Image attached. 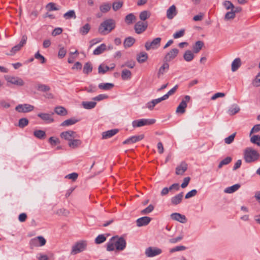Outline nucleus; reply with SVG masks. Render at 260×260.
Here are the masks:
<instances>
[{
	"label": "nucleus",
	"instance_id": "5fc2aeb1",
	"mask_svg": "<svg viewBox=\"0 0 260 260\" xmlns=\"http://www.w3.org/2000/svg\"><path fill=\"white\" fill-rule=\"evenodd\" d=\"M106 240V237L104 235H99L95 239V243L97 244H101Z\"/></svg>",
	"mask_w": 260,
	"mask_h": 260
},
{
	"label": "nucleus",
	"instance_id": "f03ea898",
	"mask_svg": "<svg viewBox=\"0 0 260 260\" xmlns=\"http://www.w3.org/2000/svg\"><path fill=\"white\" fill-rule=\"evenodd\" d=\"M115 27V22L112 19H108L101 23L98 31L102 35H106L110 32Z\"/></svg>",
	"mask_w": 260,
	"mask_h": 260
},
{
	"label": "nucleus",
	"instance_id": "c85d7f7f",
	"mask_svg": "<svg viewBox=\"0 0 260 260\" xmlns=\"http://www.w3.org/2000/svg\"><path fill=\"white\" fill-rule=\"evenodd\" d=\"M91 29V26L89 23H86L80 28L79 32L82 36L87 35Z\"/></svg>",
	"mask_w": 260,
	"mask_h": 260
},
{
	"label": "nucleus",
	"instance_id": "f3484780",
	"mask_svg": "<svg viewBox=\"0 0 260 260\" xmlns=\"http://www.w3.org/2000/svg\"><path fill=\"white\" fill-rule=\"evenodd\" d=\"M171 217L173 220L179 221L181 223H185L187 221L185 215L178 213H174L171 214Z\"/></svg>",
	"mask_w": 260,
	"mask_h": 260
},
{
	"label": "nucleus",
	"instance_id": "dca6fc26",
	"mask_svg": "<svg viewBox=\"0 0 260 260\" xmlns=\"http://www.w3.org/2000/svg\"><path fill=\"white\" fill-rule=\"evenodd\" d=\"M169 69V64L164 61V63L161 65V66L159 68L157 77L158 78H160L162 76L164 75V74L167 72Z\"/></svg>",
	"mask_w": 260,
	"mask_h": 260
},
{
	"label": "nucleus",
	"instance_id": "6ab92c4d",
	"mask_svg": "<svg viewBox=\"0 0 260 260\" xmlns=\"http://www.w3.org/2000/svg\"><path fill=\"white\" fill-rule=\"evenodd\" d=\"M177 14L176 8L175 5L169 7L167 11V17L169 19H172Z\"/></svg>",
	"mask_w": 260,
	"mask_h": 260
},
{
	"label": "nucleus",
	"instance_id": "ea45409f",
	"mask_svg": "<svg viewBox=\"0 0 260 260\" xmlns=\"http://www.w3.org/2000/svg\"><path fill=\"white\" fill-rule=\"evenodd\" d=\"M132 76L131 72L125 69L121 72V78L123 80H126L131 78Z\"/></svg>",
	"mask_w": 260,
	"mask_h": 260
},
{
	"label": "nucleus",
	"instance_id": "13d9d810",
	"mask_svg": "<svg viewBox=\"0 0 260 260\" xmlns=\"http://www.w3.org/2000/svg\"><path fill=\"white\" fill-rule=\"evenodd\" d=\"M185 34V29H181L178 31L176 32L173 34V38L174 39H178L183 37Z\"/></svg>",
	"mask_w": 260,
	"mask_h": 260
},
{
	"label": "nucleus",
	"instance_id": "e2e57ef3",
	"mask_svg": "<svg viewBox=\"0 0 260 260\" xmlns=\"http://www.w3.org/2000/svg\"><path fill=\"white\" fill-rule=\"evenodd\" d=\"M236 134V133H235L232 134L231 135L229 136L228 137L224 139L225 143L228 144H230L232 143L234 140Z\"/></svg>",
	"mask_w": 260,
	"mask_h": 260
},
{
	"label": "nucleus",
	"instance_id": "393cba45",
	"mask_svg": "<svg viewBox=\"0 0 260 260\" xmlns=\"http://www.w3.org/2000/svg\"><path fill=\"white\" fill-rule=\"evenodd\" d=\"M136 40L132 37L126 38L123 42L124 47L126 48L131 47L135 43Z\"/></svg>",
	"mask_w": 260,
	"mask_h": 260
},
{
	"label": "nucleus",
	"instance_id": "de8ad7c7",
	"mask_svg": "<svg viewBox=\"0 0 260 260\" xmlns=\"http://www.w3.org/2000/svg\"><path fill=\"white\" fill-rule=\"evenodd\" d=\"M56 214L59 216H68L70 214V212L66 209L61 208L56 211Z\"/></svg>",
	"mask_w": 260,
	"mask_h": 260
},
{
	"label": "nucleus",
	"instance_id": "f704fd0d",
	"mask_svg": "<svg viewBox=\"0 0 260 260\" xmlns=\"http://www.w3.org/2000/svg\"><path fill=\"white\" fill-rule=\"evenodd\" d=\"M96 105V103L93 101L90 102H83L82 105L83 108L86 109H91L94 108Z\"/></svg>",
	"mask_w": 260,
	"mask_h": 260
},
{
	"label": "nucleus",
	"instance_id": "37998d69",
	"mask_svg": "<svg viewBox=\"0 0 260 260\" xmlns=\"http://www.w3.org/2000/svg\"><path fill=\"white\" fill-rule=\"evenodd\" d=\"M240 108L237 105H233L231 108L229 109L228 113L230 115H233L239 112Z\"/></svg>",
	"mask_w": 260,
	"mask_h": 260
},
{
	"label": "nucleus",
	"instance_id": "f8f14e48",
	"mask_svg": "<svg viewBox=\"0 0 260 260\" xmlns=\"http://www.w3.org/2000/svg\"><path fill=\"white\" fill-rule=\"evenodd\" d=\"M34 109V107L32 105L27 104H20L15 108V110L21 113L29 112L32 111Z\"/></svg>",
	"mask_w": 260,
	"mask_h": 260
},
{
	"label": "nucleus",
	"instance_id": "c03bdc74",
	"mask_svg": "<svg viewBox=\"0 0 260 260\" xmlns=\"http://www.w3.org/2000/svg\"><path fill=\"white\" fill-rule=\"evenodd\" d=\"M154 209V206L152 204H150L147 208L141 211V214L143 215L148 214L152 212Z\"/></svg>",
	"mask_w": 260,
	"mask_h": 260
},
{
	"label": "nucleus",
	"instance_id": "a19ab883",
	"mask_svg": "<svg viewBox=\"0 0 260 260\" xmlns=\"http://www.w3.org/2000/svg\"><path fill=\"white\" fill-rule=\"evenodd\" d=\"M150 16V13L148 11H143L139 15V18L143 22H145Z\"/></svg>",
	"mask_w": 260,
	"mask_h": 260
},
{
	"label": "nucleus",
	"instance_id": "bf43d9fd",
	"mask_svg": "<svg viewBox=\"0 0 260 260\" xmlns=\"http://www.w3.org/2000/svg\"><path fill=\"white\" fill-rule=\"evenodd\" d=\"M35 57L36 59L40 60L41 63H44L46 62L45 58L40 53L39 51L35 53Z\"/></svg>",
	"mask_w": 260,
	"mask_h": 260
},
{
	"label": "nucleus",
	"instance_id": "39448f33",
	"mask_svg": "<svg viewBox=\"0 0 260 260\" xmlns=\"http://www.w3.org/2000/svg\"><path fill=\"white\" fill-rule=\"evenodd\" d=\"M161 39L159 37L156 38L151 42L147 41L145 44V47L147 51L151 49H156L160 46Z\"/></svg>",
	"mask_w": 260,
	"mask_h": 260
},
{
	"label": "nucleus",
	"instance_id": "6e6552de",
	"mask_svg": "<svg viewBox=\"0 0 260 260\" xmlns=\"http://www.w3.org/2000/svg\"><path fill=\"white\" fill-rule=\"evenodd\" d=\"M60 137L61 138L68 141L69 142L71 140L78 138L79 136L76 132L69 130L61 133L60 134Z\"/></svg>",
	"mask_w": 260,
	"mask_h": 260
},
{
	"label": "nucleus",
	"instance_id": "680f3d73",
	"mask_svg": "<svg viewBox=\"0 0 260 260\" xmlns=\"http://www.w3.org/2000/svg\"><path fill=\"white\" fill-rule=\"evenodd\" d=\"M178 85H175L173 88H172L171 90H170L168 93L166 94H165V98H166L167 99H168L169 97V96L173 94L177 90V88H178Z\"/></svg>",
	"mask_w": 260,
	"mask_h": 260
},
{
	"label": "nucleus",
	"instance_id": "412c9836",
	"mask_svg": "<svg viewBox=\"0 0 260 260\" xmlns=\"http://www.w3.org/2000/svg\"><path fill=\"white\" fill-rule=\"evenodd\" d=\"M118 132L117 129H112L106 132H103L102 134L103 139H107L111 138Z\"/></svg>",
	"mask_w": 260,
	"mask_h": 260
},
{
	"label": "nucleus",
	"instance_id": "69168bd1",
	"mask_svg": "<svg viewBox=\"0 0 260 260\" xmlns=\"http://www.w3.org/2000/svg\"><path fill=\"white\" fill-rule=\"evenodd\" d=\"M235 14L234 12H233V10L231 11L227 12L225 15V19L226 20H230L233 19L235 17Z\"/></svg>",
	"mask_w": 260,
	"mask_h": 260
},
{
	"label": "nucleus",
	"instance_id": "a878e982",
	"mask_svg": "<svg viewBox=\"0 0 260 260\" xmlns=\"http://www.w3.org/2000/svg\"><path fill=\"white\" fill-rule=\"evenodd\" d=\"M204 44L202 41H198L196 42L195 44L192 46L193 51L195 53H197L202 49Z\"/></svg>",
	"mask_w": 260,
	"mask_h": 260
},
{
	"label": "nucleus",
	"instance_id": "aec40b11",
	"mask_svg": "<svg viewBox=\"0 0 260 260\" xmlns=\"http://www.w3.org/2000/svg\"><path fill=\"white\" fill-rule=\"evenodd\" d=\"M183 197V192H181L179 194L173 197L171 199V202L173 205H177L181 203Z\"/></svg>",
	"mask_w": 260,
	"mask_h": 260
},
{
	"label": "nucleus",
	"instance_id": "0e129e2a",
	"mask_svg": "<svg viewBox=\"0 0 260 260\" xmlns=\"http://www.w3.org/2000/svg\"><path fill=\"white\" fill-rule=\"evenodd\" d=\"M46 9L49 11L58 10V9L56 7L55 4L53 3H49L46 6Z\"/></svg>",
	"mask_w": 260,
	"mask_h": 260
},
{
	"label": "nucleus",
	"instance_id": "2f4dec72",
	"mask_svg": "<svg viewBox=\"0 0 260 260\" xmlns=\"http://www.w3.org/2000/svg\"><path fill=\"white\" fill-rule=\"evenodd\" d=\"M194 56L193 53L190 50H188L184 52L183 58L185 61L189 62L193 59Z\"/></svg>",
	"mask_w": 260,
	"mask_h": 260
},
{
	"label": "nucleus",
	"instance_id": "79ce46f5",
	"mask_svg": "<svg viewBox=\"0 0 260 260\" xmlns=\"http://www.w3.org/2000/svg\"><path fill=\"white\" fill-rule=\"evenodd\" d=\"M111 6L110 4L105 3L100 7V11L104 13L108 12L111 9Z\"/></svg>",
	"mask_w": 260,
	"mask_h": 260
},
{
	"label": "nucleus",
	"instance_id": "cd10ccee",
	"mask_svg": "<svg viewBox=\"0 0 260 260\" xmlns=\"http://www.w3.org/2000/svg\"><path fill=\"white\" fill-rule=\"evenodd\" d=\"M114 86V84L110 83H102L99 84V88L100 89L104 90H109L112 89Z\"/></svg>",
	"mask_w": 260,
	"mask_h": 260
},
{
	"label": "nucleus",
	"instance_id": "0eeeda50",
	"mask_svg": "<svg viewBox=\"0 0 260 260\" xmlns=\"http://www.w3.org/2000/svg\"><path fill=\"white\" fill-rule=\"evenodd\" d=\"M115 237H117L114 240L115 249L118 251L123 250L126 247V245L125 240L122 237H119L118 236H115Z\"/></svg>",
	"mask_w": 260,
	"mask_h": 260
},
{
	"label": "nucleus",
	"instance_id": "864d4df0",
	"mask_svg": "<svg viewBox=\"0 0 260 260\" xmlns=\"http://www.w3.org/2000/svg\"><path fill=\"white\" fill-rule=\"evenodd\" d=\"M22 47L19 46V44H17L12 48L11 50L10 51V53H7V54L8 55H14L17 52L19 51Z\"/></svg>",
	"mask_w": 260,
	"mask_h": 260
},
{
	"label": "nucleus",
	"instance_id": "c756f323",
	"mask_svg": "<svg viewBox=\"0 0 260 260\" xmlns=\"http://www.w3.org/2000/svg\"><path fill=\"white\" fill-rule=\"evenodd\" d=\"M241 62L239 58L235 59L232 63V71L233 72L236 71L241 66Z\"/></svg>",
	"mask_w": 260,
	"mask_h": 260
},
{
	"label": "nucleus",
	"instance_id": "4be33fe9",
	"mask_svg": "<svg viewBox=\"0 0 260 260\" xmlns=\"http://www.w3.org/2000/svg\"><path fill=\"white\" fill-rule=\"evenodd\" d=\"M148 58V54L145 52H141L137 55V60L139 63L145 62Z\"/></svg>",
	"mask_w": 260,
	"mask_h": 260
},
{
	"label": "nucleus",
	"instance_id": "1a4fd4ad",
	"mask_svg": "<svg viewBox=\"0 0 260 260\" xmlns=\"http://www.w3.org/2000/svg\"><path fill=\"white\" fill-rule=\"evenodd\" d=\"M5 79L8 82L18 86H22L24 85L23 80L18 77L8 75L5 76Z\"/></svg>",
	"mask_w": 260,
	"mask_h": 260
},
{
	"label": "nucleus",
	"instance_id": "b1692460",
	"mask_svg": "<svg viewBox=\"0 0 260 260\" xmlns=\"http://www.w3.org/2000/svg\"><path fill=\"white\" fill-rule=\"evenodd\" d=\"M81 144L82 141L80 140L75 138L68 143V145L71 148L75 149L80 146Z\"/></svg>",
	"mask_w": 260,
	"mask_h": 260
},
{
	"label": "nucleus",
	"instance_id": "052dcab7",
	"mask_svg": "<svg viewBox=\"0 0 260 260\" xmlns=\"http://www.w3.org/2000/svg\"><path fill=\"white\" fill-rule=\"evenodd\" d=\"M50 144L52 146H55L56 144H60V141L58 138H55L53 137H50L48 140Z\"/></svg>",
	"mask_w": 260,
	"mask_h": 260
},
{
	"label": "nucleus",
	"instance_id": "423d86ee",
	"mask_svg": "<svg viewBox=\"0 0 260 260\" xmlns=\"http://www.w3.org/2000/svg\"><path fill=\"white\" fill-rule=\"evenodd\" d=\"M46 243V240L43 236H38L31 239L29 241V245L31 248L34 247L43 246Z\"/></svg>",
	"mask_w": 260,
	"mask_h": 260
},
{
	"label": "nucleus",
	"instance_id": "c9c22d12",
	"mask_svg": "<svg viewBox=\"0 0 260 260\" xmlns=\"http://www.w3.org/2000/svg\"><path fill=\"white\" fill-rule=\"evenodd\" d=\"M136 20V17L133 13L127 15L125 17V22L128 25L132 24Z\"/></svg>",
	"mask_w": 260,
	"mask_h": 260
},
{
	"label": "nucleus",
	"instance_id": "4468645a",
	"mask_svg": "<svg viewBox=\"0 0 260 260\" xmlns=\"http://www.w3.org/2000/svg\"><path fill=\"white\" fill-rule=\"evenodd\" d=\"M188 165L184 162L182 161L180 164L176 168V174L178 175H182L187 170Z\"/></svg>",
	"mask_w": 260,
	"mask_h": 260
},
{
	"label": "nucleus",
	"instance_id": "e433bc0d",
	"mask_svg": "<svg viewBox=\"0 0 260 260\" xmlns=\"http://www.w3.org/2000/svg\"><path fill=\"white\" fill-rule=\"evenodd\" d=\"M106 49V45L105 44H102L98 46L94 51V55H99L102 53Z\"/></svg>",
	"mask_w": 260,
	"mask_h": 260
},
{
	"label": "nucleus",
	"instance_id": "9b49d317",
	"mask_svg": "<svg viewBox=\"0 0 260 260\" xmlns=\"http://www.w3.org/2000/svg\"><path fill=\"white\" fill-rule=\"evenodd\" d=\"M162 250L157 247H149L146 249L145 253L147 257H152L161 254Z\"/></svg>",
	"mask_w": 260,
	"mask_h": 260
},
{
	"label": "nucleus",
	"instance_id": "f257e3e1",
	"mask_svg": "<svg viewBox=\"0 0 260 260\" xmlns=\"http://www.w3.org/2000/svg\"><path fill=\"white\" fill-rule=\"evenodd\" d=\"M260 157L259 153L252 147H247L243 152V158L247 163H251L257 161Z\"/></svg>",
	"mask_w": 260,
	"mask_h": 260
},
{
	"label": "nucleus",
	"instance_id": "5701e85b",
	"mask_svg": "<svg viewBox=\"0 0 260 260\" xmlns=\"http://www.w3.org/2000/svg\"><path fill=\"white\" fill-rule=\"evenodd\" d=\"M187 107V103H186V101L182 100L180 104L177 107L176 112L177 113L183 114L185 112V109Z\"/></svg>",
	"mask_w": 260,
	"mask_h": 260
},
{
	"label": "nucleus",
	"instance_id": "473e14b6",
	"mask_svg": "<svg viewBox=\"0 0 260 260\" xmlns=\"http://www.w3.org/2000/svg\"><path fill=\"white\" fill-rule=\"evenodd\" d=\"M240 187V184H236L232 186L226 188L224 192L226 193H232L237 190Z\"/></svg>",
	"mask_w": 260,
	"mask_h": 260
},
{
	"label": "nucleus",
	"instance_id": "ddd939ff",
	"mask_svg": "<svg viewBox=\"0 0 260 260\" xmlns=\"http://www.w3.org/2000/svg\"><path fill=\"white\" fill-rule=\"evenodd\" d=\"M178 52L179 50L177 48L171 49L164 57V61L168 63V62L171 61L177 56Z\"/></svg>",
	"mask_w": 260,
	"mask_h": 260
},
{
	"label": "nucleus",
	"instance_id": "2eb2a0df",
	"mask_svg": "<svg viewBox=\"0 0 260 260\" xmlns=\"http://www.w3.org/2000/svg\"><path fill=\"white\" fill-rule=\"evenodd\" d=\"M151 220V218L148 216H144L138 218L136 220L137 225L138 227L148 225Z\"/></svg>",
	"mask_w": 260,
	"mask_h": 260
},
{
	"label": "nucleus",
	"instance_id": "338daca9",
	"mask_svg": "<svg viewBox=\"0 0 260 260\" xmlns=\"http://www.w3.org/2000/svg\"><path fill=\"white\" fill-rule=\"evenodd\" d=\"M78 177V174L77 173H72L68 174L65 176V178L71 179L73 181H75Z\"/></svg>",
	"mask_w": 260,
	"mask_h": 260
},
{
	"label": "nucleus",
	"instance_id": "bb28decb",
	"mask_svg": "<svg viewBox=\"0 0 260 260\" xmlns=\"http://www.w3.org/2000/svg\"><path fill=\"white\" fill-rule=\"evenodd\" d=\"M34 136L39 139L43 140L46 137V133L43 130L37 129L34 131Z\"/></svg>",
	"mask_w": 260,
	"mask_h": 260
},
{
	"label": "nucleus",
	"instance_id": "09e8293b",
	"mask_svg": "<svg viewBox=\"0 0 260 260\" xmlns=\"http://www.w3.org/2000/svg\"><path fill=\"white\" fill-rule=\"evenodd\" d=\"M58 47H60L58 52V57L59 58H63L67 53V50L64 47H61V45H59Z\"/></svg>",
	"mask_w": 260,
	"mask_h": 260
},
{
	"label": "nucleus",
	"instance_id": "a18cd8bd",
	"mask_svg": "<svg viewBox=\"0 0 260 260\" xmlns=\"http://www.w3.org/2000/svg\"><path fill=\"white\" fill-rule=\"evenodd\" d=\"M109 70H110V68L108 66H105L103 64H100L98 68V73L99 74H104Z\"/></svg>",
	"mask_w": 260,
	"mask_h": 260
},
{
	"label": "nucleus",
	"instance_id": "7ed1b4c3",
	"mask_svg": "<svg viewBox=\"0 0 260 260\" xmlns=\"http://www.w3.org/2000/svg\"><path fill=\"white\" fill-rule=\"evenodd\" d=\"M87 242L86 241L81 240L76 243L72 248L71 254L75 255L77 253L84 251L86 249Z\"/></svg>",
	"mask_w": 260,
	"mask_h": 260
},
{
	"label": "nucleus",
	"instance_id": "20e7f679",
	"mask_svg": "<svg viewBox=\"0 0 260 260\" xmlns=\"http://www.w3.org/2000/svg\"><path fill=\"white\" fill-rule=\"evenodd\" d=\"M155 122V120L154 119H141L133 121L132 122V125L134 127H139L153 124Z\"/></svg>",
	"mask_w": 260,
	"mask_h": 260
},
{
	"label": "nucleus",
	"instance_id": "774afa93",
	"mask_svg": "<svg viewBox=\"0 0 260 260\" xmlns=\"http://www.w3.org/2000/svg\"><path fill=\"white\" fill-rule=\"evenodd\" d=\"M197 192H198L196 189H192L186 194L185 198L187 199L192 198L195 196L197 194Z\"/></svg>",
	"mask_w": 260,
	"mask_h": 260
},
{
	"label": "nucleus",
	"instance_id": "49530a36",
	"mask_svg": "<svg viewBox=\"0 0 260 260\" xmlns=\"http://www.w3.org/2000/svg\"><path fill=\"white\" fill-rule=\"evenodd\" d=\"M231 161H232V157H231L230 156L226 157V158H225L224 159H223L219 162V164L218 166V168L219 169H220L223 166L226 165L230 164L231 162Z\"/></svg>",
	"mask_w": 260,
	"mask_h": 260
},
{
	"label": "nucleus",
	"instance_id": "a211bd4d",
	"mask_svg": "<svg viewBox=\"0 0 260 260\" xmlns=\"http://www.w3.org/2000/svg\"><path fill=\"white\" fill-rule=\"evenodd\" d=\"M53 113H52L51 114H48V113H40L38 114V116L40 117L42 120L44 121L48 122V123H51L52 122L54 121V119L52 117V115H53Z\"/></svg>",
	"mask_w": 260,
	"mask_h": 260
},
{
	"label": "nucleus",
	"instance_id": "603ef678",
	"mask_svg": "<svg viewBox=\"0 0 260 260\" xmlns=\"http://www.w3.org/2000/svg\"><path fill=\"white\" fill-rule=\"evenodd\" d=\"M28 120L27 118H22L19 120L18 126L20 128H23L28 125Z\"/></svg>",
	"mask_w": 260,
	"mask_h": 260
},
{
	"label": "nucleus",
	"instance_id": "72a5a7b5",
	"mask_svg": "<svg viewBox=\"0 0 260 260\" xmlns=\"http://www.w3.org/2000/svg\"><path fill=\"white\" fill-rule=\"evenodd\" d=\"M117 237H112L109 242H108L107 244V250L108 251H112L114 250L115 248V243L114 242V240Z\"/></svg>",
	"mask_w": 260,
	"mask_h": 260
},
{
	"label": "nucleus",
	"instance_id": "4c0bfd02",
	"mask_svg": "<svg viewBox=\"0 0 260 260\" xmlns=\"http://www.w3.org/2000/svg\"><path fill=\"white\" fill-rule=\"evenodd\" d=\"M54 112L58 115L64 116L67 114V111L63 107H56L54 109Z\"/></svg>",
	"mask_w": 260,
	"mask_h": 260
},
{
	"label": "nucleus",
	"instance_id": "4d7b16f0",
	"mask_svg": "<svg viewBox=\"0 0 260 260\" xmlns=\"http://www.w3.org/2000/svg\"><path fill=\"white\" fill-rule=\"evenodd\" d=\"M37 89L38 90L42 91H49L50 89V88L49 86L45 85V84H39L37 86Z\"/></svg>",
	"mask_w": 260,
	"mask_h": 260
},
{
	"label": "nucleus",
	"instance_id": "3c124183",
	"mask_svg": "<svg viewBox=\"0 0 260 260\" xmlns=\"http://www.w3.org/2000/svg\"><path fill=\"white\" fill-rule=\"evenodd\" d=\"M250 142L258 146H260V136L259 135H253L250 138Z\"/></svg>",
	"mask_w": 260,
	"mask_h": 260
},
{
	"label": "nucleus",
	"instance_id": "9d476101",
	"mask_svg": "<svg viewBox=\"0 0 260 260\" xmlns=\"http://www.w3.org/2000/svg\"><path fill=\"white\" fill-rule=\"evenodd\" d=\"M147 27V22L139 21L135 24L134 29L136 33L137 34H141L146 30Z\"/></svg>",
	"mask_w": 260,
	"mask_h": 260
},
{
	"label": "nucleus",
	"instance_id": "8fccbe9b",
	"mask_svg": "<svg viewBox=\"0 0 260 260\" xmlns=\"http://www.w3.org/2000/svg\"><path fill=\"white\" fill-rule=\"evenodd\" d=\"M64 18L67 19H71V18H76V16L75 14V12L74 10H70L63 15Z\"/></svg>",
	"mask_w": 260,
	"mask_h": 260
},
{
	"label": "nucleus",
	"instance_id": "6e6d98bb",
	"mask_svg": "<svg viewBox=\"0 0 260 260\" xmlns=\"http://www.w3.org/2000/svg\"><path fill=\"white\" fill-rule=\"evenodd\" d=\"M123 5L122 1L115 2L113 3L112 8L114 11H116L120 9Z\"/></svg>",
	"mask_w": 260,
	"mask_h": 260
},
{
	"label": "nucleus",
	"instance_id": "7c9ffc66",
	"mask_svg": "<svg viewBox=\"0 0 260 260\" xmlns=\"http://www.w3.org/2000/svg\"><path fill=\"white\" fill-rule=\"evenodd\" d=\"M78 121V120L75 119V118H70L67 119L64 121H63L61 124L60 126H68L70 125H73L77 123Z\"/></svg>",
	"mask_w": 260,
	"mask_h": 260
},
{
	"label": "nucleus",
	"instance_id": "58836bf2",
	"mask_svg": "<svg viewBox=\"0 0 260 260\" xmlns=\"http://www.w3.org/2000/svg\"><path fill=\"white\" fill-rule=\"evenodd\" d=\"M92 71V66L91 63L89 62H87L85 63L84 67H83V73L85 74H88L89 73H91Z\"/></svg>",
	"mask_w": 260,
	"mask_h": 260
}]
</instances>
